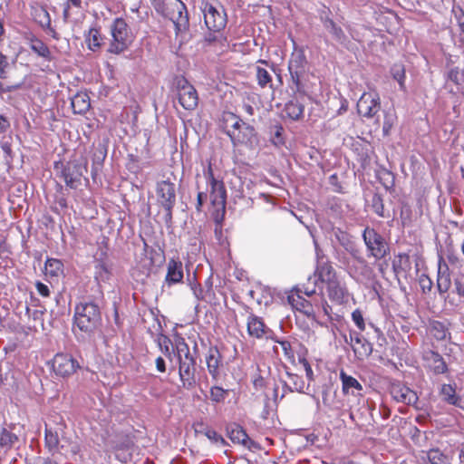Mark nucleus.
<instances>
[{"label":"nucleus","mask_w":464,"mask_h":464,"mask_svg":"<svg viewBox=\"0 0 464 464\" xmlns=\"http://www.w3.org/2000/svg\"><path fill=\"white\" fill-rule=\"evenodd\" d=\"M451 286V278L448 265L442 260L439 262L437 287L440 294H445Z\"/></svg>","instance_id":"4be33fe9"},{"label":"nucleus","mask_w":464,"mask_h":464,"mask_svg":"<svg viewBox=\"0 0 464 464\" xmlns=\"http://www.w3.org/2000/svg\"><path fill=\"white\" fill-rule=\"evenodd\" d=\"M458 24L459 27V41L464 44V14H459L458 17Z\"/></svg>","instance_id":"6e6d98bb"},{"label":"nucleus","mask_w":464,"mask_h":464,"mask_svg":"<svg viewBox=\"0 0 464 464\" xmlns=\"http://www.w3.org/2000/svg\"><path fill=\"white\" fill-rule=\"evenodd\" d=\"M80 176L75 165H67L63 168L61 177L66 185L72 188H75L80 183Z\"/></svg>","instance_id":"393cba45"},{"label":"nucleus","mask_w":464,"mask_h":464,"mask_svg":"<svg viewBox=\"0 0 464 464\" xmlns=\"http://www.w3.org/2000/svg\"><path fill=\"white\" fill-rule=\"evenodd\" d=\"M9 127L10 123L7 118L0 115V134L5 132Z\"/></svg>","instance_id":"bf43d9fd"},{"label":"nucleus","mask_w":464,"mask_h":464,"mask_svg":"<svg viewBox=\"0 0 464 464\" xmlns=\"http://www.w3.org/2000/svg\"><path fill=\"white\" fill-rule=\"evenodd\" d=\"M456 293L464 297V273L454 279Z\"/></svg>","instance_id":"3c124183"},{"label":"nucleus","mask_w":464,"mask_h":464,"mask_svg":"<svg viewBox=\"0 0 464 464\" xmlns=\"http://www.w3.org/2000/svg\"><path fill=\"white\" fill-rule=\"evenodd\" d=\"M8 66L7 57L0 53V78L3 79L5 77V69Z\"/></svg>","instance_id":"5fc2aeb1"},{"label":"nucleus","mask_w":464,"mask_h":464,"mask_svg":"<svg viewBox=\"0 0 464 464\" xmlns=\"http://www.w3.org/2000/svg\"><path fill=\"white\" fill-rule=\"evenodd\" d=\"M334 236L336 240L354 257H357L359 251L355 248L353 241L351 240L350 236L340 229L334 231Z\"/></svg>","instance_id":"7c9ffc66"},{"label":"nucleus","mask_w":464,"mask_h":464,"mask_svg":"<svg viewBox=\"0 0 464 464\" xmlns=\"http://www.w3.org/2000/svg\"><path fill=\"white\" fill-rule=\"evenodd\" d=\"M340 380L342 382V391L344 395L353 397L362 396L363 387L357 379L348 375L344 371H341Z\"/></svg>","instance_id":"a211bd4d"},{"label":"nucleus","mask_w":464,"mask_h":464,"mask_svg":"<svg viewBox=\"0 0 464 464\" xmlns=\"http://www.w3.org/2000/svg\"><path fill=\"white\" fill-rule=\"evenodd\" d=\"M160 13L175 25L176 33L188 28V14L185 4L180 0H164L160 6Z\"/></svg>","instance_id":"423d86ee"},{"label":"nucleus","mask_w":464,"mask_h":464,"mask_svg":"<svg viewBox=\"0 0 464 464\" xmlns=\"http://www.w3.org/2000/svg\"><path fill=\"white\" fill-rule=\"evenodd\" d=\"M206 362L209 374L214 379H217L219 376L221 355L216 347L209 348L208 355L206 357Z\"/></svg>","instance_id":"5701e85b"},{"label":"nucleus","mask_w":464,"mask_h":464,"mask_svg":"<svg viewBox=\"0 0 464 464\" xmlns=\"http://www.w3.org/2000/svg\"><path fill=\"white\" fill-rule=\"evenodd\" d=\"M72 108L74 113L82 114L91 107L89 96L86 93L79 92L72 98Z\"/></svg>","instance_id":"cd10ccee"},{"label":"nucleus","mask_w":464,"mask_h":464,"mask_svg":"<svg viewBox=\"0 0 464 464\" xmlns=\"http://www.w3.org/2000/svg\"><path fill=\"white\" fill-rule=\"evenodd\" d=\"M420 285L422 288L423 292L430 291L432 287V282L430 277L425 275H421L420 277Z\"/></svg>","instance_id":"864d4df0"},{"label":"nucleus","mask_w":464,"mask_h":464,"mask_svg":"<svg viewBox=\"0 0 464 464\" xmlns=\"http://www.w3.org/2000/svg\"><path fill=\"white\" fill-rule=\"evenodd\" d=\"M85 42L89 50L98 51L103 43V37L97 28H91L85 34Z\"/></svg>","instance_id":"c85d7f7f"},{"label":"nucleus","mask_w":464,"mask_h":464,"mask_svg":"<svg viewBox=\"0 0 464 464\" xmlns=\"http://www.w3.org/2000/svg\"><path fill=\"white\" fill-rule=\"evenodd\" d=\"M312 302V307L314 312V321H317V317L323 314L326 316L330 315L331 307L327 304L324 296L322 294H318L317 295H314L310 298Z\"/></svg>","instance_id":"a878e982"},{"label":"nucleus","mask_w":464,"mask_h":464,"mask_svg":"<svg viewBox=\"0 0 464 464\" xmlns=\"http://www.w3.org/2000/svg\"><path fill=\"white\" fill-rule=\"evenodd\" d=\"M183 264L179 260L170 259L167 266V275L165 282L169 285H175L182 282L183 279Z\"/></svg>","instance_id":"412c9836"},{"label":"nucleus","mask_w":464,"mask_h":464,"mask_svg":"<svg viewBox=\"0 0 464 464\" xmlns=\"http://www.w3.org/2000/svg\"><path fill=\"white\" fill-rule=\"evenodd\" d=\"M35 286H36V289H37L38 293L42 296L47 297V296L50 295V290H49V287L46 285H44V284H43L41 282H37Z\"/></svg>","instance_id":"4d7b16f0"},{"label":"nucleus","mask_w":464,"mask_h":464,"mask_svg":"<svg viewBox=\"0 0 464 464\" xmlns=\"http://www.w3.org/2000/svg\"><path fill=\"white\" fill-rule=\"evenodd\" d=\"M157 197L160 204L167 211V216L171 217V210L176 202L175 184L163 180L157 184Z\"/></svg>","instance_id":"ddd939ff"},{"label":"nucleus","mask_w":464,"mask_h":464,"mask_svg":"<svg viewBox=\"0 0 464 464\" xmlns=\"http://www.w3.org/2000/svg\"><path fill=\"white\" fill-rule=\"evenodd\" d=\"M200 9L207 28L212 32H220L227 24V14L218 3L202 2Z\"/></svg>","instance_id":"6e6552de"},{"label":"nucleus","mask_w":464,"mask_h":464,"mask_svg":"<svg viewBox=\"0 0 464 464\" xmlns=\"http://www.w3.org/2000/svg\"><path fill=\"white\" fill-rule=\"evenodd\" d=\"M288 376V382H285V388H286L289 392H297L300 393L304 392L305 388V382L303 380L302 377L294 374V373H287Z\"/></svg>","instance_id":"c756f323"},{"label":"nucleus","mask_w":464,"mask_h":464,"mask_svg":"<svg viewBox=\"0 0 464 464\" xmlns=\"http://www.w3.org/2000/svg\"><path fill=\"white\" fill-rule=\"evenodd\" d=\"M372 207L373 211L379 217H382V218L385 217L383 203L380 197H378V196L373 197Z\"/></svg>","instance_id":"de8ad7c7"},{"label":"nucleus","mask_w":464,"mask_h":464,"mask_svg":"<svg viewBox=\"0 0 464 464\" xmlns=\"http://www.w3.org/2000/svg\"><path fill=\"white\" fill-rule=\"evenodd\" d=\"M381 109L380 95L375 91L365 92L357 102L358 113L365 118H373Z\"/></svg>","instance_id":"9d476101"},{"label":"nucleus","mask_w":464,"mask_h":464,"mask_svg":"<svg viewBox=\"0 0 464 464\" xmlns=\"http://www.w3.org/2000/svg\"><path fill=\"white\" fill-rule=\"evenodd\" d=\"M227 395V392L218 386L212 387L210 389V399L215 402H220L225 400Z\"/></svg>","instance_id":"c03bdc74"},{"label":"nucleus","mask_w":464,"mask_h":464,"mask_svg":"<svg viewBox=\"0 0 464 464\" xmlns=\"http://www.w3.org/2000/svg\"><path fill=\"white\" fill-rule=\"evenodd\" d=\"M205 435L207 436V438L208 440H210L211 441H214L216 443H224L225 440L224 439L221 437V435H219L216 430H208L206 432H205Z\"/></svg>","instance_id":"603ef678"},{"label":"nucleus","mask_w":464,"mask_h":464,"mask_svg":"<svg viewBox=\"0 0 464 464\" xmlns=\"http://www.w3.org/2000/svg\"><path fill=\"white\" fill-rule=\"evenodd\" d=\"M391 394L396 401L407 405H415L418 401L417 393L400 382L392 384Z\"/></svg>","instance_id":"dca6fc26"},{"label":"nucleus","mask_w":464,"mask_h":464,"mask_svg":"<svg viewBox=\"0 0 464 464\" xmlns=\"http://www.w3.org/2000/svg\"><path fill=\"white\" fill-rule=\"evenodd\" d=\"M352 319L361 331H363L365 329L363 316L360 310L357 309L352 313Z\"/></svg>","instance_id":"09e8293b"},{"label":"nucleus","mask_w":464,"mask_h":464,"mask_svg":"<svg viewBox=\"0 0 464 464\" xmlns=\"http://www.w3.org/2000/svg\"><path fill=\"white\" fill-rule=\"evenodd\" d=\"M207 198V194L202 192V191H199L198 193V204H197V209L199 210L200 208L202 207L203 205V202L204 200Z\"/></svg>","instance_id":"e2e57ef3"},{"label":"nucleus","mask_w":464,"mask_h":464,"mask_svg":"<svg viewBox=\"0 0 464 464\" xmlns=\"http://www.w3.org/2000/svg\"><path fill=\"white\" fill-rule=\"evenodd\" d=\"M315 274L325 285L329 298L333 301L342 302L347 295V289L333 266L329 262H318Z\"/></svg>","instance_id":"f03ea898"},{"label":"nucleus","mask_w":464,"mask_h":464,"mask_svg":"<svg viewBox=\"0 0 464 464\" xmlns=\"http://www.w3.org/2000/svg\"><path fill=\"white\" fill-rule=\"evenodd\" d=\"M18 442V436L9 428L3 427L0 430V450L6 454Z\"/></svg>","instance_id":"b1692460"},{"label":"nucleus","mask_w":464,"mask_h":464,"mask_svg":"<svg viewBox=\"0 0 464 464\" xmlns=\"http://www.w3.org/2000/svg\"><path fill=\"white\" fill-rule=\"evenodd\" d=\"M174 355L179 362V376L182 387L191 390L196 385V358L190 353L189 346L184 338L175 339Z\"/></svg>","instance_id":"f257e3e1"},{"label":"nucleus","mask_w":464,"mask_h":464,"mask_svg":"<svg viewBox=\"0 0 464 464\" xmlns=\"http://www.w3.org/2000/svg\"><path fill=\"white\" fill-rule=\"evenodd\" d=\"M392 74L393 78L398 82L401 90L405 89V70L401 64H394L392 68Z\"/></svg>","instance_id":"ea45409f"},{"label":"nucleus","mask_w":464,"mask_h":464,"mask_svg":"<svg viewBox=\"0 0 464 464\" xmlns=\"http://www.w3.org/2000/svg\"><path fill=\"white\" fill-rule=\"evenodd\" d=\"M101 321V312L92 302L81 303L75 307L74 323L83 332H92Z\"/></svg>","instance_id":"0eeeda50"},{"label":"nucleus","mask_w":464,"mask_h":464,"mask_svg":"<svg viewBox=\"0 0 464 464\" xmlns=\"http://www.w3.org/2000/svg\"><path fill=\"white\" fill-rule=\"evenodd\" d=\"M287 300L294 310L304 314L312 320H314V312L312 307V302L302 295L301 288L296 287L291 290Z\"/></svg>","instance_id":"2eb2a0df"},{"label":"nucleus","mask_w":464,"mask_h":464,"mask_svg":"<svg viewBox=\"0 0 464 464\" xmlns=\"http://www.w3.org/2000/svg\"><path fill=\"white\" fill-rule=\"evenodd\" d=\"M395 120H396V117L393 113H391L388 111L385 112L384 121H383V126H382V130L385 134H388L390 132L391 129L394 125Z\"/></svg>","instance_id":"a18cd8bd"},{"label":"nucleus","mask_w":464,"mask_h":464,"mask_svg":"<svg viewBox=\"0 0 464 464\" xmlns=\"http://www.w3.org/2000/svg\"><path fill=\"white\" fill-rule=\"evenodd\" d=\"M158 344L160 351L169 360H172V352L175 350V343L172 344L170 339L165 335H161L158 338Z\"/></svg>","instance_id":"e433bc0d"},{"label":"nucleus","mask_w":464,"mask_h":464,"mask_svg":"<svg viewBox=\"0 0 464 464\" xmlns=\"http://www.w3.org/2000/svg\"><path fill=\"white\" fill-rule=\"evenodd\" d=\"M462 76V72L458 67L450 69L448 73L449 80L456 84H459L461 82Z\"/></svg>","instance_id":"8fccbe9b"},{"label":"nucleus","mask_w":464,"mask_h":464,"mask_svg":"<svg viewBox=\"0 0 464 464\" xmlns=\"http://www.w3.org/2000/svg\"><path fill=\"white\" fill-rule=\"evenodd\" d=\"M301 362L304 365V371H305L307 378L309 380H313L314 372H313V370H312L311 365L309 364V362L306 360H304V359L303 361H301Z\"/></svg>","instance_id":"052dcab7"},{"label":"nucleus","mask_w":464,"mask_h":464,"mask_svg":"<svg viewBox=\"0 0 464 464\" xmlns=\"http://www.w3.org/2000/svg\"><path fill=\"white\" fill-rule=\"evenodd\" d=\"M303 294L304 295H306L307 297H309V298L313 297L314 295H318L315 292V287L314 286L312 289H308V288H304V290L302 289V295Z\"/></svg>","instance_id":"69168bd1"},{"label":"nucleus","mask_w":464,"mask_h":464,"mask_svg":"<svg viewBox=\"0 0 464 464\" xmlns=\"http://www.w3.org/2000/svg\"><path fill=\"white\" fill-rule=\"evenodd\" d=\"M42 464H57V463L54 461H52V460H44Z\"/></svg>","instance_id":"774afa93"},{"label":"nucleus","mask_w":464,"mask_h":464,"mask_svg":"<svg viewBox=\"0 0 464 464\" xmlns=\"http://www.w3.org/2000/svg\"><path fill=\"white\" fill-rule=\"evenodd\" d=\"M440 394L445 401L450 404L457 405L459 397L456 395L455 389L450 384H443L440 389Z\"/></svg>","instance_id":"4c0bfd02"},{"label":"nucleus","mask_w":464,"mask_h":464,"mask_svg":"<svg viewBox=\"0 0 464 464\" xmlns=\"http://www.w3.org/2000/svg\"><path fill=\"white\" fill-rule=\"evenodd\" d=\"M111 40L108 53L121 54L127 51L134 41V35L123 18L113 20L110 26Z\"/></svg>","instance_id":"39448f33"},{"label":"nucleus","mask_w":464,"mask_h":464,"mask_svg":"<svg viewBox=\"0 0 464 464\" xmlns=\"http://www.w3.org/2000/svg\"><path fill=\"white\" fill-rule=\"evenodd\" d=\"M208 179L210 193L209 199L212 206V216L216 222H221L226 212L227 190L222 180L217 179L213 175L211 165L204 173Z\"/></svg>","instance_id":"20e7f679"},{"label":"nucleus","mask_w":464,"mask_h":464,"mask_svg":"<svg viewBox=\"0 0 464 464\" xmlns=\"http://www.w3.org/2000/svg\"><path fill=\"white\" fill-rule=\"evenodd\" d=\"M228 435L229 439L233 442H237L242 445H246L247 443L248 436L243 428L238 425L231 427V429L228 430Z\"/></svg>","instance_id":"f704fd0d"},{"label":"nucleus","mask_w":464,"mask_h":464,"mask_svg":"<svg viewBox=\"0 0 464 464\" xmlns=\"http://www.w3.org/2000/svg\"><path fill=\"white\" fill-rule=\"evenodd\" d=\"M82 0H67V3L63 9V18L65 20L69 19L72 14V9L76 8L78 10L82 9Z\"/></svg>","instance_id":"79ce46f5"},{"label":"nucleus","mask_w":464,"mask_h":464,"mask_svg":"<svg viewBox=\"0 0 464 464\" xmlns=\"http://www.w3.org/2000/svg\"><path fill=\"white\" fill-rule=\"evenodd\" d=\"M448 260H449L450 264L452 266L460 265V261H459V257L454 254L448 255Z\"/></svg>","instance_id":"0e129e2a"},{"label":"nucleus","mask_w":464,"mask_h":464,"mask_svg":"<svg viewBox=\"0 0 464 464\" xmlns=\"http://www.w3.org/2000/svg\"><path fill=\"white\" fill-rule=\"evenodd\" d=\"M362 237L367 249L374 258L382 259L386 256L388 250L387 245L383 237L373 228L366 227L363 231Z\"/></svg>","instance_id":"9b49d317"},{"label":"nucleus","mask_w":464,"mask_h":464,"mask_svg":"<svg viewBox=\"0 0 464 464\" xmlns=\"http://www.w3.org/2000/svg\"><path fill=\"white\" fill-rule=\"evenodd\" d=\"M306 58L302 51H295L288 63V70L292 78L293 82L297 88L301 84V80L306 72Z\"/></svg>","instance_id":"4468645a"},{"label":"nucleus","mask_w":464,"mask_h":464,"mask_svg":"<svg viewBox=\"0 0 464 464\" xmlns=\"http://www.w3.org/2000/svg\"><path fill=\"white\" fill-rule=\"evenodd\" d=\"M326 28L337 40H342L344 37L342 28L337 26L333 21H329L326 24Z\"/></svg>","instance_id":"49530a36"},{"label":"nucleus","mask_w":464,"mask_h":464,"mask_svg":"<svg viewBox=\"0 0 464 464\" xmlns=\"http://www.w3.org/2000/svg\"><path fill=\"white\" fill-rule=\"evenodd\" d=\"M109 270L105 264L99 263L95 266V278L101 281H106L109 279Z\"/></svg>","instance_id":"37998d69"},{"label":"nucleus","mask_w":464,"mask_h":464,"mask_svg":"<svg viewBox=\"0 0 464 464\" xmlns=\"http://www.w3.org/2000/svg\"><path fill=\"white\" fill-rule=\"evenodd\" d=\"M351 346L360 360L367 358L372 352V344L360 334H351Z\"/></svg>","instance_id":"6ab92c4d"},{"label":"nucleus","mask_w":464,"mask_h":464,"mask_svg":"<svg viewBox=\"0 0 464 464\" xmlns=\"http://www.w3.org/2000/svg\"><path fill=\"white\" fill-rule=\"evenodd\" d=\"M425 366L430 369L436 374L446 372L447 365L443 358L431 350L425 351L423 353Z\"/></svg>","instance_id":"aec40b11"},{"label":"nucleus","mask_w":464,"mask_h":464,"mask_svg":"<svg viewBox=\"0 0 464 464\" xmlns=\"http://www.w3.org/2000/svg\"><path fill=\"white\" fill-rule=\"evenodd\" d=\"M30 48L39 56L51 60V52L43 41L33 37L30 40Z\"/></svg>","instance_id":"72a5a7b5"},{"label":"nucleus","mask_w":464,"mask_h":464,"mask_svg":"<svg viewBox=\"0 0 464 464\" xmlns=\"http://www.w3.org/2000/svg\"><path fill=\"white\" fill-rule=\"evenodd\" d=\"M155 364H156V368L158 370V372H166V363H165V360L159 356L156 358L155 360Z\"/></svg>","instance_id":"13d9d810"},{"label":"nucleus","mask_w":464,"mask_h":464,"mask_svg":"<svg viewBox=\"0 0 464 464\" xmlns=\"http://www.w3.org/2000/svg\"><path fill=\"white\" fill-rule=\"evenodd\" d=\"M428 459L431 464L448 463V458L438 449L430 450L428 452Z\"/></svg>","instance_id":"a19ab883"},{"label":"nucleus","mask_w":464,"mask_h":464,"mask_svg":"<svg viewBox=\"0 0 464 464\" xmlns=\"http://www.w3.org/2000/svg\"><path fill=\"white\" fill-rule=\"evenodd\" d=\"M285 111L292 120H299L304 114V106L296 101H291L285 104Z\"/></svg>","instance_id":"473e14b6"},{"label":"nucleus","mask_w":464,"mask_h":464,"mask_svg":"<svg viewBox=\"0 0 464 464\" xmlns=\"http://www.w3.org/2000/svg\"><path fill=\"white\" fill-rule=\"evenodd\" d=\"M445 336H446V333H445V331H444V330L440 331V332H439V334H438V335H436V337H437L438 339H443V338H445Z\"/></svg>","instance_id":"338daca9"},{"label":"nucleus","mask_w":464,"mask_h":464,"mask_svg":"<svg viewBox=\"0 0 464 464\" xmlns=\"http://www.w3.org/2000/svg\"><path fill=\"white\" fill-rule=\"evenodd\" d=\"M246 326L247 334L256 339L267 338L271 334L263 319L252 314L247 317Z\"/></svg>","instance_id":"f3484780"},{"label":"nucleus","mask_w":464,"mask_h":464,"mask_svg":"<svg viewBox=\"0 0 464 464\" xmlns=\"http://www.w3.org/2000/svg\"><path fill=\"white\" fill-rule=\"evenodd\" d=\"M32 14H33L35 22L38 23L43 28L49 29V30L54 32L51 26L50 14L45 7H44L42 5H37V6L34 7ZM53 36L55 37V33H53Z\"/></svg>","instance_id":"bb28decb"},{"label":"nucleus","mask_w":464,"mask_h":464,"mask_svg":"<svg viewBox=\"0 0 464 464\" xmlns=\"http://www.w3.org/2000/svg\"><path fill=\"white\" fill-rule=\"evenodd\" d=\"M256 72L257 83H258V85L261 88H266L267 86H269V87L272 86V84H271V82H272V76H271L270 72L266 69L262 68L260 66H256Z\"/></svg>","instance_id":"58836bf2"},{"label":"nucleus","mask_w":464,"mask_h":464,"mask_svg":"<svg viewBox=\"0 0 464 464\" xmlns=\"http://www.w3.org/2000/svg\"><path fill=\"white\" fill-rule=\"evenodd\" d=\"M52 367L56 375L64 378L72 375L80 368V364L70 354L57 353L53 359Z\"/></svg>","instance_id":"f8f14e48"},{"label":"nucleus","mask_w":464,"mask_h":464,"mask_svg":"<svg viewBox=\"0 0 464 464\" xmlns=\"http://www.w3.org/2000/svg\"><path fill=\"white\" fill-rule=\"evenodd\" d=\"M225 128L234 145L245 144L252 147L257 139L255 129L243 122L233 113L224 114Z\"/></svg>","instance_id":"7ed1b4c3"},{"label":"nucleus","mask_w":464,"mask_h":464,"mask_svg":"<svg viewBox=\"0 0 464 464\" xmlns=\"http://www.w3.org/2000/svg\"><path fill=\"white\" fill-rule=\"evenodd\" d=\"M45 445L50 451H59L60 441L57 431L48 428L45 429Z\"/></svg>","instance_id":"c9c22d12"},{"label":"nucleus","mask_w":464,"mask_h":464,"mask_svg":"<svg viewBox=\"0 0 464 464\" xmlns=\"http://www.w3.org/2000/svg\"><path fill=\"white\" fill-rule=\"evenodd\" d=\"M26 314L29 316H32L34 320H41V316L43 315V312L34 310L33 313H31V309L29 307H26Z\"/></svg>","instance_id":"680f3d73"},{"label":"nucleus","mask_w":464,"mask_h":464,"mask_svg":"<svg viewBox=\"0 0 464 464\" xmlns=\"http://www.w3.org/2000/svg\"><path fill=\"white\" fill-rule=\"evenodd\" d=\"M175 86L179 104L185 110H194L198 103V95L195 87L184 77H178Z\"/></svg>","instance_id":"1a4fd4ad"},{"label":"nucleus","mask_w":464,"mask_h":464,"mask_svg":"<svg viewBox=\"0 0 464 464\" xmlns=\"http://www.w3.org/2000/svg\"><path fill=\"white\" fill-rule=\"evenodd\" d=\"M44 269L46 276L57 277L63 274V265L59 259L49 258L45 262Z\"/></svg>","instance_id":"2f4dec72"}]
</instances>
